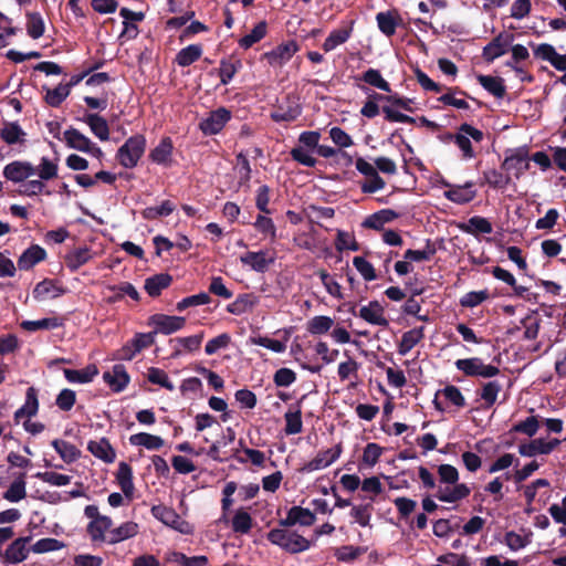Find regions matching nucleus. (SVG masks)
Wrapping results in <instances>:
<instances>
[{"label":"nucleus","mask_w":566,"mask_h":566,"mask_svg":"<svg viewBox=\"0 0 566 566\" xmlns=\"http://www.w3.org/2000/svg\"><path fill=\"white\" fill-rule=\"evenodd\" d=\"M530 160L528 150L518 147L506 153L502 167L518 179L530 169Z\"/></svg>","instance_id":"423d86ee"},{"label":"nucleus","mask_w":566,"mask_h":566,"mask_svg":"<svg viewBox=\"0 0 566 566\" xmlns=\"http://www.w3.org/2000/svg\"><path fill=\"white\" fill-rule=\"evenodd\" d=\"M484 134L482 130L473 127L470 124H461L458 132L454 135H450L449 138L454 142L462 153V159L470 160L475 157V153L472 147V140L481 143Z\"/></svg>","instance_id":"7ed1b4c3"},{"label":"nucleus","mask_w":566,"mask_h":566,"mask_svg":"<svg viewBox=\"0 0 566 566\" xmlns=\"http://www.w3.org/2000/svg\"><path fill=\"white\" fill-rule=\"evenodd\" d=\"M202 54V48L199 44H190L181 49L177 56L176 62L179 66H189L200 59Z\"/></svg>","instance_id":"de8ad7c7"},{"label":"nucleus","mask_w":566,"mask_h":566,"mask_svg":"<svg viewBox=\"0 0 566 566\" xmlns=\"http://www.w3.org/2000/svg\"><path fill=\"white\" fill-rule=\"evenodd\" d=\"M172 154V143L170 138H164L160 143L150 151L149 157L151 161L158 165H169Z\"/></svg>","instance_id":"e433bc0d"},{"label":"nucleus","mask_w":566,"mask_h":566,"mask_svg":"<svg viewBox=\"0 0 566 566\" xmlns=\"http://www.w3.org/2000/svg\"><path fill=\"white\" fill-rule=\"evenodd\" d=\"M376 21L379 30L387 36L395 34L399 15L395 11L378 12L376 14Z\"/></svg>","instance_id":"72a5a7b5"},{"label":"nucleus","mask_w":566,"mask_h":566,"mask_svg":"<svg viewBox=\"0 0 566 566\" xmlns=\"http://www.w3.org/2000/svg\"><path fill=\"white\" fill-rule=\"evenodd\" d=\"M258 304V297L253 294H241L237 300L229 304L227 310L229 313L234 315H241L248 311H251Z\"/></svg>","instance_id":"79ce46f5"},{"label":"nucleus","mask_w":566,"mask_h":566,"mask_svg":"<svg viewBox=\"0 0 566 566\" xmlns=\"http://www.w3.org/2000/svg\"><path fill=\"white\" fill-rule=\"evenodd\" d=\"M335 248L339 252L344 250L357 251L359 249V244L357 243L354 234L347 231L338 230L335 241Z\"/></svg>","instance_id":"e2e57ef3"},{"label":"nucleus","mask_w":566,"mask_h":566,"mask_svg":"<svg viewBox=\"0 0 566 566\" xmlns=\"http://www.w3.org/2000/svg\"><path fill=\"white\" fill-rule=\"evenodd\" d=\"M63 374L69 382L87 384L98 374V369L92 364L80 370L65 368Z\"/></svg>","instance_id":"bb28decb"},{"label":"nucleus","mask_w":566,"mask_h":566,"mask_svg":"<svg viewBox=\"0 0 566 566\" xmlns=\"http://www.w3.org/2000/svg\"><path fill=\"white\" fill-rule=\"evenodd\" d=\"M175 210V206L171 201L165 200L159 206L147 207L143 210L142 214L147 220H154L159 217H167Z\"/></svg>","instance_id":"5fc2aeb1"},{"label":"nucleus","mask_w":566,"mask_h":566,"mask_svg":"<svg viewBox=\"0 0 566 566\" xmlns=\"http://www.w3.org/2000/svg\"><path fill=\"white\" fill-rule=\"evenodd\" d=\"M317 274H318V276L321 279V282L324 285L326 292L331 296H333V297H335L337 300H343L344 298V294L342 292L340 284L337 281H335L333 279V276L327 271L319 270L317 272Z\"/></svg>","instance_id":"864d4df0"},{"label":"nucleus","mask_w":566,"mask_h":566,"mask_svg":"<svg viewBox=\"0 0 566 566\" xmlns=\"http://www.w3.org/2000/svg\"><path fill=\"white\" fill-rule=\"evenodd\" d=\"M298 46L295 41H289L276 46L274 50L264 53V59L272 66H282L287 63L297 52Z\"/></svg>","instance_id":"4468645a"},{"label":"nucleus","mask_w":566,"mask_h":566,"mask_svg":"<svg viewBox=\"0 0 566 566\" xmlns=\"http://www.w3.org/2000/svg\"><path fill=\"white\" fill-rule=\"evenodd\" d=\"M353 33V23L349 27L343 29L333 30L325 39L322 48L325 52H331L337 46L348 41Z\"/></svg>","instance_id":"c85d7f7f"},{"label":"nucleus","mask_w":566,"mask_h":566,"mask_svg":"<svg viewBox=\"0 0 566 566\" xmlns=\"http://www.w3.org/2000/svg\"><path fill=\"white\" fill-rule=\"evenodd\" d=\"M440 485L434 496L446 503H455L468 497L471 493L470 488L464 483H458L459 471L451 464H441L438 467Z\"/></svg>","instance_id":"f257e3e1"},{"label":"nucleus","mask_w":566,"mask_h":566,"mask_svg":"<svg viewBox=\"0 0 566 566\" xmlns=\"http://www.w3.org/2000/svg\"><path fill=\"white\" fill-rule=\"evenodd\" d=\"M397 217L396 212L389 209H384L368 216L363 221V227L374 230H381L384 226L392 221Z\"/></svg>","instance_id":"c9c22d12"},{"label":"nucleus","mask_w":566,"mask_h":566,"mask_svg":"<svg viewBox=\"0 0 566 566\" xmlns=\"http://www.w3.org/2000/svg\"><path fill=\"white\" fill-rule=\"evenodd\" d=\"M84 123L88 125L91 132L101 140L106 142L109 139V128L105 118L98 114H86L83 118Z\"/></svg>","instance_id":"cd10ccee"},{"label":"nucleus","mask_w":566,"mask_h":566,"mask_svg":"<svg viewBox=\"0 0 566 566\" xmlns=\"http://www.w3.org/2000/svg\"><path fill=\"white\" fill-rule=\"evenodd\" d=\"M116 479L124 495L132 499L134 493L133 470L128 463L119 462Z\"/></svg>","instance_id":"c756f323"},{"label":"nucleus","mask_w":566,"mask_h":566,"mask_svg":"<svg viewBox=\"0 0 566 566\" xmlns=\"http://www.w3.org/2000/svg\"><path fill=\"white\" fill-rule=\"evenodd\" d=\"M65 293V289L57 285L52 280H43L33 289V297L38 301L46 298H56Z\"/></svg>","instance_id":"b1692460"},{"label":"nucleus","mask_w":566,"mask_h":566,"mask_svg":"<svg viewBox=\"0 0 566 566\" xmlns=\"http://www.w3.org/2000/svg\"><path fill=\"white\" fill-rule=\"evenodd\" d=\"M45 258V250L38 244H33L20 255L18 266L20 270H30Z\"/></svg>","instance_id":"393cba45"},{"label":"nucleus","mask_w":566,"mask_h":566,"mask_svg":"<svg viewBox=\"0 0 566 566\" xmlns=\"http://www.w3.org/2000/svg\"><path fill=\"white\" fill-rule=\"evenodd\" d=\"M151 513L158 521H160L165 525L176 531H179L182 534L190 533V525L188 524V522L182 520L174 509L164 505H155L151 509Z\"/></svg>","instance_id":"0eeeda50"},{"label":"nucleus","mask_w":566,"mask_h":566,"mask_svg":"<svg viewBox=\"0 0 566 566\" xmlns=\"http://www.w3.org/2000/svg\"><path fill=\"white\" fill-rule=\"evenodd\" d=\"M138 533V524L135 522H125L116 528L109 531L107 542L116 544L134 537Z\"/></svg>","instance_id":"2f4dec72"},{"label":"nucleus","mask_w":566,"mask_h":566,"mask_svg":"<svg viewBox=\"0 0 566 566\" xmlns=\"http://www.w3.org/2000/svg\"><path fill=\"white\" fill-rule=\"evenodd\" d=\"M27 484L23 475L14 480L7 491L3 493V499L11 503H17L27 496Z\"/></svg>","instance_id":"09e8293b"},{"label":"nucleus","mask_w":566,"mask_h":566,"mask_svg":"<svg viewBox=\"0 0 566 566\" xmlns=\"http://www.w3.org/2000/svg\"><path fill=\"white\" fill-rule=\"evenodd\" d=\"M64 543L56 538L45 537L41 538L33 544L31 551L36 554L60 551L64 547Z\"/></svg>","instance_id":"69168bd1"},{"label":"nucleus","mask_w":566,"mask_h":566,"mask_svg":"<svg viewBox=\"0 0 566 566\" xmlns=\"http://www.w3.org/2000/svg\"><path fill=\"white\" fill-rule=\"evenodd\" d=\"M514 40V35L512 33L502 32L497 36H495L490 43H488L483 49V57L488 62H492L495 59L504 55L512 42Z\"/></svg>","instance_id":"9d476101"},{"label":"nucleus","mask_w":566,"mask_h":566,"mask_svg":"<svg viewBox=\"0 0 566 566\" xmlns=\"http://www.w3.org/2000/svg\"><path fill=\"white\" fill-rule=\"evenodd\" d=\"M342 453V446L336 444L324 451H319L310 462H307L303 470L306 472L318 471L333 464Z\"/></svg>","instance_id":"ddd939ff"},{"label":"nucleus","mask_w":566,"mask_h":566,"mask_svg":"<svg viewBox=\"0 0 566 566\" xmlns=\"http://www.w3.org/2000/svg\"><path fill=\"white\" fill-rule=\"evenodd\" d=\"M112 526V518L104 515L102 517H97L95 521H91L87 524L86 531L92 542H107L108 536L105 534Z\"/></svg>","instance_id":"412c9836"},{"label":"nucleus","mask_w":566,"mask_h":566,"mask_svg":"<svg viewBox=\"0 0 566 566\" xmlns=\"http://www.w3.org/2000/svg\"><path fill=\"white\" fill-rule=\"evenodd\" d=\"M503 388V382L500 379L486 381L482 385L480 390V398L484 401L485 408H491L497 400V396Z\"/></svg>","instance_id":"f704fd0d"},{"label":"nucleus","mask_w":566,"mask_h":566,"mask_svg":"<svg viewBox=\"0 0 566 566\" xmlns=\"http://www.w3.org/2000/svg\"><path fill=\"white\" fill-rule=\"evenodd\" d=\"M353 264L365 281L370 282L376 280L377 275L374 265L364 256H355Z\"/></svg>","instance_id":"774afa93"},{"label":"nucleus","mask_w":566,"mask_h":566,"mask_svg":"<svg viewBox=\"0 0 566 566\" xmlns=\"http://www.w3.org/2000/svg\"><path fill=\"white\" fill-rule=\"evenodd\" d=\"M146 139L142 135L129 137L117 151V159L125 168H134L145 151Z\"/></svg>","instance_id":"20e7f679"},{"label":"nucleus","mask_w":566,"mask_h":566,"mask_svg":"<svg viewBox=\"0 0 566 566\" xmlns=\"http://www.w3.org/2000/svg\"><path fill=\"white\" fill-rule=\"evenodd\" d=\"M423 337V327L405 332L398 345V353L402 356L407 355Z\"/></svg>","instance_id":"4c0bfd02"},{"label":"nucleus","mask_w":566,"mask_h":566,"mask_svg":"<svg viewBox=\"0 0 566 566\" xmlns=\"http://www.w3.org/2000/svg\"><path fill=\"white\" fill-rule=\"evenodd\" d=\"M266 34V23L265 21H260L249 34L244 35L240 39L239 45L243 49H249L253 44L261 41Z\"/></svg>","instance_id":"603ef678"},{"label":"nucleus","mask_w":566,"mask_h":566,"mask_svg":"<svg viewBox=\"0 0 566 566\" xmlns=\"http://www.w3.org/2000/svg\"><path fill=\"white\" fill-rule=\"evenodd\" d=\"M59 172V159H50L49 157H42L40 164L35 167V175L42 181L52 180L57 177Z\"/></svg>","instance_id":"ea45409f"},{"label":"nucleus","mask_w":566,"mask_h":566,"mask_svg":"<svg viewBox=\"0 0 566 566\" xmlns=\"http://www.w3.org/2000/svg\"><path fill=\"white\" fill-rule=\"evenodd\" d=\"M64 140L67 147L86 153L92 140L75 128H69L64 132Z\"/></svg>","instance_id":"473e14b6"},{"label":"nucleus","mask_w":566,"mask_h":566,"mask_svg":"<svg viewBox=\"0 0 566 566\" xmlns=\"http://www.w3.org/2000/svg\"><path fill=\"white\" fill-rule=\"evenodd\" d=\"M39 410L38 392L34 387H29L25 392L24 403L14 412L15 421L23 418L31 419Z\"/></svg>","instance_id":"4be33fe9"},{"label":"nucleus","mask_w":566,"mask_h":566,"mask_svg":"<svg viewBox=\"0 0 566 566\" xmlns=\"http://www.w3.org/2000/svg\"><path fill=\"white\" fill-rule=\"evenodd\" d=\"M35 478L41 480L44 483H48L50 485L54 486H65L70 484L71 476L62 473H57L54 471H45V472H38L35 474Z\"/></svg>","instance_id":"052dcab7"},{"label":"nucleus","mask_w":566,"mask_h":566,"mask_svg":"<svg viewBox=\"0 0 566 566\" xmlns=\"http://www.w3.org/2000/svg\"><path fill=\"white\" fill-rule=\"evenodd\" d=\"M129 443L135 447H144L147 450H158L164 447L165 441L159 436L139 432L129 437Z\"/></svg>","instance_id":"7c9ffc66"},{"label":"nucleus","mask_w":566,"mask_h":566,"mask_svg":"<svg viewBox=\"0 0 566 566\" xmlns=\"http://www.w3.org/2000/svg\"><path fill=\"white\" fill-rule=\"evenodd\" d=\"M476 78L480 85L493 96L502 98L505 95V86L501 78L491 75H478Z\"/></svg>","instance_id":"a18cd8bd"},{"label":"nucleus","mask_w":566,"mask_h":566,"mask_svg":"<svg viewBox=\"0 0 566 566\" xmlns=\"http://www.w3.org/2000/svg\"><path fill=\"white\" fill-rule=\"evenodd\" d=\"M231 118V113L227 108H218L209 114V116L200 122V129L206 135L218 134Z\"/></svg>","instance_id":"f8f14e48"},{"label":"nucleus","mask_w":566,"mask_h":566,"mask_svg":"<svg viewBox=\"0 0 566 566\" xmlns=\"http://www.w3.org/2000/svg\"><path fill=\"white\" fill-rule=\"evenodd\" d=\"M69 95L70 85L60 84L54 88L46 90L45 102L52 107H57Z\"/></svg>","instance_id":"6e6d98bb"},{"label":"nucleus","mask_w":566,"mask_h":566,"mask_svg":"<svg viewBox=\"0 0 566 566\" xmlns=\"http://www.w3.org/2000/svg\"><path fill=\"white\" fill-rule=\"evenodd\" d=\"M0 135L7 144L13 145L22 140L24 133L18 123H9L1 129Z\"/></svg>","instance_id":"0e129e2a"},{"label":"nucleus","mask_w":566,"mask_h":566,"mask_svg":"<svg viewBox=\"0 0 566 566\" xmlns=\"http://www.w3.org/2000/svg\"><path fill=\"white\" fill-rule=\"evenodd\" d=\"M444 186L448 187V190L443 193L444 197L458 205L468 203L476 196L474 184L472 181H467L464 185H451L446 182Z\"/></svg>","instance_id":"9b49d317"},{"label":"nucleus","mask_w":566,"mask_h":566,"mask_svg":"<svg viewBox=\"0 0 566 566\" xmlns=\"http://www.w3.org/2000/svg\"><path fill=\"white\" fill-rule=\"evenodd\" d=\"M266 537L273 545L291 554L305 552L311 547V542L307 538L283 527L271 530Z\"/></svg>","instance_id":"f03ea898"},{"label":"nucleus","mask_w":566,"mask_h":566,"mask_svg":"<svg viewBox=\"0 0 566 566\" xmlns=\"http://www.w3.org/2000/svg\"><path fill=\"white\" fill-rule=\"evenodd\" d=\"M171 276L166 273L156 274L145 281V290L150 296H158L171 283Z\"/></svg>","instance_id":"37998d69"},{"label":"nucleus","mask_w":566,"mask_h":566,"mask_svg":"<svg viewBox=\"0 0 566 566\" xmlns=\"http://www.w3.org/2000/svg\"><path fill=\"white\" fill-rule=\"evenodd\" d=\"M253 526L251 515L244 509H238L231 521V527L234 533L248 534Z\"/></svg>","instance_id":"c03bdc74"},{"label":"nucleus","mask_w":566,"mask_h":566,"mask_svg":"<svg viewBox=\"0 0 566 566\" xmlns=\"http://www.w3.org/2000/svg\"><path fill=\"white\" fill-rule=\"evenodd\" d=\"M147 379L155 385H159L169 391L175 390L174 384L170 381L167 373L157 367H150L147 370Z\"/></svg>","instance_id":"bf43d9fd"},{"label":"nucleus","mask_w":566,"mask_h":566,"mask_svg":"<svg viewBox=\"0 0 566 566\" xmlns=\"http://www.w3.org/2000/svg\"><path fill=\"white\" fill-rule=\"evenodd\" d=\"M87 450L105 463H113L115 461L116 452L106 438L91 440L87 444Z\"/></svg>","instance_id":"aec40b11"},{"label":"nucleus","mask_w":566,"mask_h":566,"mask_svg":"<svg viewBox=\"0 0 566 566\" xmlns=\"http://www.w3.org/2000/svg\"><path fill=\"white\" fill-rule=\"evenodd\" d=\"M62 325L57 317H45L36 321H23L20 326L27 332H36L40 329H55Z\"/></svg>","instance_id":"49530a36"},{"label":"nucleus","mask_w":566,"mask_h":566,"mask_svg":"<svg viewBox=\"0 0 566 566\" xmlns=\"http://www.w3.org/2000/svg\"><path fill=\"white\" fill-rule=\"evenodd\" d=\"M148 324L155 327V334L169 335L182 329L186 324V318L181 316L154 314L149 317Z\"/></svg>","instance_id":"1a4fd4ad"},{"label":"nucleus","mask_w":566,"mask_h":566,"mask_svg":"<svg viewBox=\"0 0 566 566\" xmlns=\"http://www.w3.org/2000/svg\"><path fill=\"white\" fill-rule=\"evenodd\" d=\"M240 262L255 272H264L274 262V256L269 255L266 250L250 251L240 256Z\"/></svg>","instance_id":"f3484780"},{"label":"nucleus","mask_w":566,"mask_h":566,"mask_svg":"<svg viewBox=\"0 0 566 566\" xmlns=\"http://www.w3.org/2000/svg\"><path fill=\"white\" fill-rule=\"evenodd\" d=\"M27 32L32 39H39L44 33V22L40 13H28Z\"/></svg>","instance_id":"338daca9"},{"label":"nucleus","mask_w":566,"mask_h":566,"mask_svg":"<svg viewBox=\"0 0 566 566\" xmlns=\"http://www.w3.org/2000/svg\"><path fill=\"white\" fill-rule=\"evenodd\" d=\"M51 444L62 458V460L66 463L76 461L81 455V451L74 444L65 440L55 439Z\"/></svg>","instance_id":"58836bf2"},{"label":"nucleus","mask_w":566,"mask_h":566,"mask_svg":"<svg viewBox=\"0 0 566 566\" xmlns=\"http://www.w3.org/2000/svg\"><path fill=\"white\" fill-rule=\"evenodd\" d=\"M455 367L470 377L493 378L500 374V369L496 366L486 365L478 357L458 359Z\"/></svg>","instance_id":"39448f33"},{"label":"nucleus","mask_w":566,"mask_h":566,"mask_svg":"<svg viewBox=\"0 0 566 566\" xmlns=\"http://www.w3.org/2000/svg\"><path fill=\"white\" fill-rule=\"evenodd\" d=\"M440 394L457 408H463L467 403L461 390L454 385H448L443 389L438 390L437 395Z\"/></svg>","instance_id":"680f3d73"},{"label":"nucleus","mask_w":566,"mask_h":566,"mask_svg":"<svg viewBox=\"0 0 566 566\" xmlns=\"http://www.w3.org/2000/svg\"><path fill=\"white\" fill-rule=\"evenodd\" d=\"M285 419V433L286 434H297L302 431L303 422H302V413L300 409L289 410L284 415Z\"/></svg>","instance_id":"4d7b16f0"},{"label":"nucleus","mask_w":566,"mask_h":566,"mask_svg":"<svg viewBox=\"0 0 566 566\" xmlns=\"http://www.w3.org/2000/svg\"><path fill=\"white\" fill-rule=\"evenodd\" d=\"M539 429V420L536 416H530L525 420L515 423L512 427L513 432L524 433L527 437H534Z\"/></svg>","instance_id":"13d9d810"},{"label":"nucleus","mask_w":566,"mask_h":566,"mask_svg":"<svg viewBox=\"0 0 566 566\" xmlns=\"http://www.w3.org/2000/svg\"><path fill=\"white\" fill-rule=\"evenodd\" d=\"M459 229L471 235L490 234L493 231L492 223L484 217L474 216L467 222L460 223Z\"/></svg>","instance_id":"5701e85b"},{"label":"nucleus","mask_w":566,"mask_h":566,"mask_svg":"<svg viewBox=\"0 0 566 566\" xmlns=\"http://www.w3.org/2000/svg\"><path fill=\"white\" fill-rule=\"evenodd\" d=\"M334 325V319L329 316L317 315L307 322V332L312 335L326 334Z\"/></svg>","instance_id":"8fccbe9b"},{"label":"nucleus","mask_w":566,"mask_h":566,"mask_svg":"<svg viewBox=\"0 0 566 566\" xmlns=\"http://www.w3.org/2000/svg\"><path fill=\"white\" fill-rule=\"evenodd\" d=\"M91 259V250L88 248H80L69 252L65 255V264L72 272H74L87 263Z\"/></svg>","instance_id":"a19ab883"},{"label":"nucleus","mask_w":566,"mask_h":566,"mask_svg":"<svg viewBox=\"0 0 566 566\" xmlns=\"http://www.w3.org/2000/svg\"><path fill=\"white\" fill-rule=\"evenodd\" d=\"M33 175H35V166L29 161H13L3 169V176L12 182H24Z\"/></svg>","instance_id":"dca6fc26"},{"label":"nucleus","mask_w":566,"mask_h":566,"mask_svg":"<svg viewBox=\"0 0 566 566\" xmlns=\"http://www.w3.org/2000/svg\"><path fill=\"white\" fill-rule=\"evenodd\" d=\"M104 381L109 386L114 392L123 391L128 382L129 376L124 365L117 364L111 370L103 374Z\"/></svg>","instance_id":"6ab92c4d"},{"label":"nucleus","mask_w":566,"mask_h":566,"mask_svg":"<svg viewBox=\"0 0 566 566\" xmlns=\"http://www.w3.org/2000/svg\"><path fill=\"white\" fill-rule=\"evenodd\" d=\"M560 444V440L554 438V439H544V438H537L530 440L525 443H521L518 446V453L522 457H536L539 454H549L553 452L558 446Z\"/></svg>","instance_id":"6e6552de"},{"label":"nucleus","mask_w":566,"mask_h":566,"mask_svg":"<svg viewBox=\"0 0 566 566\" xmlns=\"http://www.w3.org/2000/svg\"><path fill=\"white\" fill-rule=\"evenodd\" d=\"M302 113L300 104L296 102H286V105L280 104L275 111L271 113V118L274 122H292L295 120Z\"/></svg>","instance_id":"a878e982"},{"label":"nucleus","mask_w":566,"mask_h":566,"mask_svg":"<svg viewBox=\"0 0 566 566\" xmlns=\"http://www.w3.org/2000/svg\"><path fill=\"white\" fill-rule=\"evenodd\" d=\"M366 84L389 93L391 91L389 83L382 77L381 73L376 69H368L360 77Z\"/></svg>","instance_id":"3c124183"},{"label":"nucleus","mask_w":566,"mask_h":566,"mask_svg":"<svg viewBox=\"0 0 566 566\" xmlns=\"http://www.w3.org/2000/svg\"><path fill=\"white\" fill-rule=\"evenodd\" d=\"M358 316L365 322L381 327H388L389 321L385 316V308L378 301H370L359 308Z\"/></svg>","instance_id":"2eb2a0df"},{"label":"nucleus","mask_w":566,"mask_h":566,"mask_svg":"<svg viewBox=\"0 0 566 566\" xmlns=\"http://www.w3.org/2000/svg\"><path fill=\"white\" fill-rule=\"evenodd\" d=\"M31 536L19 537L14 539L6 549L3 558L10 564H19L25 560L29 556L30 548L28 544Z\"/></svg>","instance_id":"a211bd4d"}]
</instances>
